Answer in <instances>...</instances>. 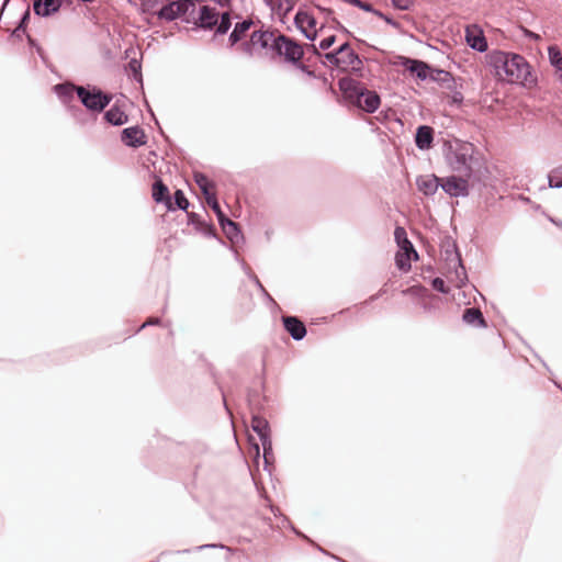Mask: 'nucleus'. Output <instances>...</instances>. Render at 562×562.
Returning <instances> with one entry per match:
<instances>
[{
  "label": "nucleus",
  "mask_w": 562,
  "mask_h": 562,
  "mask_svg": "<svg viewBox=\"0 0 562 562\" xmlns=\"http://www.w3.org/2000/svg\"><path fill=\"white\" fill-rule=\"evenodd\" d=\"M486 60L501 80H506L509 83H521L525 87H532L537 82L530 65L519 54L492 50L486 55Z\"/></svg>",
  "instance_id": "1"
},
{
  "label": "nucleus",
  "mask_w": 562,
  "mask_h": 562,
  "mask_svg": "<svg viewBox=\"0 0 562 562\" xmlns=\"http://www.w3.org/2000/svg\"><path fill=\"white\" fill-rule=\"evenodd\" d=\"M474 149L470 144H463L451 150L447 158L449 166L456 172L467 179L479 180L482 167L480 158L473 155Z\"/></svg>",
  "instance_id": "2"
},
{
  "label": "nucleus",
  "mask_w": 562,
  "mask_h": 562,
  "mask_svg": "<svg viewBox=\"0 0 562 562\" xmlns=\"http://www.w3.org/2000/svg\"><path fill=\"white\" fill-rule=\"evenodd\" d=\"M339 88L344 92L346 99L357 105L367 113L375 112L380 104V95L372 90H368L364 86L352 79H341Z\"/></svg>",
  "instance_id": "3"
},
{
  "label": "nucleus",
  "mask_w": 562,
  "mask_h": 562,
  "mask_svg": "<svg viewBox=\"0 0 562 562\" xmlns=\"http://www.w3.org/2000/svg\"><path fill=\"white\" fill-rule=\"evenodd\" d=\"M77 97L88 111L97 113L102 112L112 101L111 94L92 85L78 86Z\"/></svg>",
  "instance_id": "4"
},
{
  "label": "nucleus",
  "mask_w": 562,
  "mask_h": 562,
  "mask_svg": "<svg viewBox=\"0 0 562 562\" xmlns=\"http://www.w3.org/2000/svg\"><path fill=\"white\" fill-rule=\"evenodd\" d=\"M273 43V50L289 63L297 64L304 55L302 46L283 34L278 35Z\"/></svg>",
  "instance_id": "5"
},
{
  "label": "nucleus",
  "mask_w": 562,
  "mask_h": 562,
  "mask_svg": "<svg viewBox=\"0 0 562 562\" xmlns=\"http://www.w3.org/2000/svg\"><path fill=\"white\" fill-rule=\"evenodd\" d=\"M190 7H193V2L191 0L171 1L159 9L157 16L160 20L173 21L186 14Z\"/></svg>",
  "instance_id": "6"
},
{
  "label": "nucleus",
  "mask_w": 562,
  "mask_h": 562,
  "mask_svg": "<svg viewBox=\"0 0 562 562\" xmlns=\"http://www.w3.org/2000/svg\"><path fill=\"white\" fill-rule=\"evenodd\" d=\"M465 177H447L442 180L440 187L450 196L459 198L467 196L469 194V186Z\"/></svg>",
  "instance_id": "7"
},
{
  "label": "nucleus",
  "mask_w": 562,
  "mask_h": 562,
  "mask_svg": "<svg viewBox=\"0 0 562 562\" xmlns=\"http://www.w3.org/2000/svg\"><path fill=\"white\" fill-rule=\"evenodd\" d=\"M294 24L307 40L314 41L317 37V31L314 30L316 20L308 12L299 10L294 16Z\"/></svg>",
  "instance_id": "8"
},
{
  "label": "nucleus",
  "mask_w": 562,
  "mask_h": 562,
  "mask_svg": "<svg viewBox=\"0 0 562 562\" xmlns=\"http://www.w3.org/2000/svg\"><path fill=\"white\" fill-rule=\"evenodd\" d=\"M122 142L128 147H139L146 144L147 138L139 126L126 127L121 133Z\"/></svg>",
  "instance_id": "9"
},
{
  "label": "nucleus",
  "mask_w": 562,
  "mask_h": 562,
  "mask_svg": "<svg viewBox=\"0 0 562 562\" xmlns=\"http://www.w3.org/2000/svg\"><path fill=\"white\" fill-rule=\"evenodd\" d=\"M218 18L220 12L216 8L202 5L199 12L198 26L204 30H213L217 25Z\"/></svg>",
  "instance_id": "10"
},
{
  "label": "nucleus",
  "mask_w": 562,
  "mask_h": 562,
  "mask_svg": "<svg viewBox=\"0 0 562 562\" xmlns=\"http://www.w3.org/2000/svg\"><path fill=\"white\" fill-rule=\"evenodd\" d=\"M151 195L156 203H164L168 211H175L172 199L169 195V189L160 178L154 182Z\"/></svg>",
  "instance_id": "11"
},
{
  "label": "nucleus",
  "mask_w": 562,
  "mask_h": 562,
  "mask_svg": "<svg viewBox=\"0 0 562 562\" xmlns=\"http://www.w3.org/2000/svg\"><path fill=\"white\" fill-rule=\"evenodd\" d=\"M282 323L284 329L294 340H302L306 336V327L296 316H283Z\"/></svg>",
  "instance_id": "12"
},
{
  "label": "nucleus",
  "mask_w": 562,
  "mask_h": 562,
  "mask_svg": "<svg viewBox=\"0 0 562 562\" xmlns=\"http://www.w3.org/2000/svg\"><path fill=\"white\" fill-rule=\"evenodd\" d=\"M338 53L340 57L341 69L356 68L361 65V60L359 56L351 49L348 42L341 44L338 47Z\"/></svg>",
  "instance_id": "13"
},
{
  "label": "nucleus",
  "mask_w": 562,
  "mask_h": 562,
  "mask_svg": "<svg viewBox=\"0 0 562 562\" xmlns=\"http://www.w3.org/2000/svg\"><path fill=\"white\" fill-rule=\"evenodd\" d=\"M441 182L438 177L435 175H425L419 176L416 179V186L420 192H423L425 195H434L438 188L440 187Z\"/></svg>",
  "instance_id": "14"
},
{
  "label": "nucleus",
  "mask_w": 562,
  "mask_h": 562,
  "mask_svg": "<svg viewBox=\"0 0 562 562\" xmlns=\"http://www.w3.org/2000/svg\"><path fill=\"white\" fill-rule=\"evenodd\" d=\"M61 7V0H34L33 10L36 15L49 16Z\"/></svg>",
  "instance_id": "15"
},
{
  "label": "nucleus",
  "mask_w": 562,
  "mask_h": 562,
  "mask_svg": "<svg viewBox=\"0 0 562 562\" xmlns=\"http://www.w3.org/2000/svg\"><path fill=\"white\" fill-rule=\"evenodd\" d=\"M434 140V130L428 125L418 126L415 135L416 147L420 150L429 149Z\"/></svg>",
  "instance_id": "16"
},
{
  "label": "nucleus",
  "mask_w": 562,
  "mask_h": 562,
  "mask_svg": "<svg viewBox=\"0 0 562 562\" xmlns=\"http://www.w3.org/2000/svg\"><path fill=\"white\" fill-rule=\"evenodd\" d=\"M465 40L468 45L480 53L487 49V42L482 32L474 33L470 27H467Z\"/></svg>",
  "instance_id": "17"
},
{
  "label": "nucleus",
  "mask_w": 562,
  "mask_h": 562,
  "mask_svg": "<svg viewBox=\"0 0 562 562\" xmlns=\"http://www.w3.org/2000/svg\"><path fill=\"white\" fill-rule=\"evenodd\" d=\"M462 319L465 324L474 327H486V322L483 317V314L476 307L465 308L462 315Z\"/></svg>",
  "instance_id": "18"
},
{
  "label": "nucleus",
  "mask_w": 562,
  "mask_h": 562,
  "mask_svg": "<svg viewBox=\"0 0 562 562\" xmlns=\"http://www.w3.org/2000/svg\"><path fill=\"white\" fill-rule=\"evenodd\" d=\"M403 65L420 80L428 78V70H430V67L425 61L407 58Z\"/></svg>",
  "instance_id": "19"
},
{
  "label": "nucleus",
  "mask_w": 562,
  "mask_h": 562,
  "mask_svg": "<svg viewBox=\"0 0 562 562\" xmlns=\"http://www.w3.org/2000/svg\"><path fill=\"white\" fill-rule=\"evenodd\" d=\"M273 42H277V36L268 31H256L251 34V43L260 45L262 48L270 47L273 49Z\"/></svg>",
  "instance_id": "20"
},
{
  "label": "nucleus",
  "mask_w": 562,
  "mask_h": 562,
  "mask_svg": "<svg viewBox=\"0 0 562 562\" xmlns=\"http://www.w3.org/2000/svg\"><path fill=\"white\" fill-rule=\"evenodd\" d=\"M251 428L258 435L260 441L265 440V438H270V426L266 418L252 415Z\"/></svg>",
  "instance_id": "21"
},
{
  "label": "nucleus",
  "mask_w": 562,
  "mask_h": 562,
  "mask_svg": "<svg viewBox=\"0 0 562 562\" xmlns=\"http://www.w3.org/2000/svg\"><path fill=\"white\" fill-rule=\"evenodd\" d=\"M104 119L108 123L114 126H121L128 121L127 114L119 106L113 105L104 113Z\"/></svg>",
  "instance_id": "22"
},
{
  "label": "nucleus",
  "mask_w": 562,
  "mask_h": 562,
  "mask_svg": "<svg viewBox=\"0 0 562 562\" xmlns=\"http://www.w3.org/2000/svg\"><path fill=\"white\" fill-rule=\"evenodd\" d=\"M265 3L282 16H286L295 5L294 0H265Z\"/></svg>",
  "instance_id": "23"
},
{
  "label": "nucleus",
  "mask_w": 562,
  "mask_h": 562,
  "mask_svg": "<svg viewBox=\"0 0 562 562\" xmlns=\"http://www.w3.org/2000/svg\"><path fill=\"white\" fill-rule=\"evenodd\" d=\"M252 21L249 19L236 23L234 30L229 34L231 45H235L236 43H238L244 36V34L250 29Z\"/></svg>",
  "instance_id": "24"
},
{
  "label": "nucleus",
  "mask_w": 562,
  "mask_h": 562,
  "mask_svg": "<svg viewBox=\"0 0 562 562\" xmlns=\"http://www.w3.org/2000/svg\"><path fill=\"white\" fill-rule=\"evenodd\" d=\"M78 86L71 82L58 83L54 87V91L59 99L67 102L72 99L74 92L77 93Z\"/></svg>",
  "instance_id": "25"
},
{
  "label": "nucleus",
  "mask_w": 562,
  "mask_h": 562,
  "mask_svg": "<svg viewBox=\"0 0 562 562\" xmlns=\"http://www.w3.org/2000/svg\"><path fill=\"white\" fill-rule=\"evenodd\" d=\"M394 237L401 250H412L415 258H418L417 251L414 249L413 244L408 240L407 234L403 227L397 226L394 231Z\"/></svg>",
  "instance_id": "26"
},
{
  "label": "nucleus",
  "mask_w": 562,
  "mask_h": 562,
  "mask_svg": "<svg viewBox=\"0 0 562 562\" xmlns=\"http://www.w3.org/2000/svg\"><path fill=\"white\" fill-rule=\"evenodd\" d=\"M220 225L231 241H237L241 236L238 225L232 220L226 217L223 222H220Z\"/></svg>",
  "instance_id": "27"
},
{
  "label": "nucleus",
  "mask_w": 562,
  "mask_h": 562,
  "mask_svg": "<svg viewBox=\"0 0 562 562\" xmlns=\"http://www.w3.org/2000/svg\"><path fill=\"white\" fill-rule=\"evenodd\" d=\"M194 181L203 193L205 201L207 196L215 195L211 189L213 188V183L209 180V178L202 172H194Z\"/></svg>",
  "instance_id": "28"
},
{
  "label": "nucleus",
  "mask_w": 562,
  "mask_h": 562,
  "mask_svg": "<svg viewBox=\"0 0 562 562\" xmlns=\"http://www.w3.org/2000/svg\"><path fill=\"white\" fill-rule=\"evenodd\" d=\"M412 256H414V254L409 249H407L406 251L402 250L401 252H397L395 256L396 267L404 272L408 271L412 267L411 266Z\"/></svg>",
  "instance_id": "29"
},
{
  "label": "nucleus",
  "mask_w": 562,
  "mask_h": 562,
  "mask_svg": "<svg viewBox=\"0 0 562 562\" xmlns=\"http://www.w3.org/2000/svg\"><path fill=\"white\" fill-rule=\"evenodd\" d=\"M232 26V18L228 12H223L217 19V25L215 26V33L223 35L228 32Z\"/></svg>",
  "instance_id": "30"
},
{
  "label": "nucleus",
  "mask_w": 562,
  "mask_h": 562,
  "mask_svg": "<svg viewBox=\"0 0 562 562\" xmlns=\"http://www.w3.org/2000/svg\"><path fill=\"white\" fill-rule=\"evenodd\" d=\"M548 55L550 64L555 68V70H562V54L557 46H550L548 48Z\"/></svg>",
  "instance_id": "31"
},
{
  "label": "nucleus",
  "mask_w": 562,
  "mask_h": 562,
  "mask_svg": "<svg viewBox=\"0 0 562 562\" xmlns=\"http://www.w3.org/2000/svg\"><path fill=\"white\" fill-rule=\"evenodd\" d=\"M549 187L560 189L562 188V166L553 169L548 176Z\"/></svg>",
  "instance_id": "32"
},
{
  "label": "nucleus",
  "mask_w": 562,
  "mask_h": 562,
  "mask_svg": "<svg viewBox=\"0 0 562 562\" xmlns=\"http://www.w3.org/2000/svg\"><path fill=\"white\" fill-rule=\"evenodd\" d=\"M172 202H173V205H175V210L179 209V210H182V211L187 212V210L189 207V201L186 198V195L182 192V190H176V192L173 193V201Z\"/></svg>",
  "instance_id": "33"
},
{
  "label": "nucleus",
  "mask_w": 562,
  "mask_h": 562,
  "mask_svg": "<svg viewBox=\"0 0 562 562\" xmlns=\"http://www.w3.org/2000/svg\"><path fill=\"white\" fill-rule=\"evenodd\" d=\"M346 3L358 7L366 12H372L378 16H383V13L375 10L370 3L363 2L362 0H342Z\"/></svg>",
  "instance_id": "34"
},
{
  "label": "nucleus",
  "mask_w": 562,
  "mask_h": 562,
  "mask_svg": "<svg viewBox=\"0 0 562 562\" xmlns=\"http://www.w3.org/2000/svg\"><path fill=\"white\" fill-rule=\"evenodd\" d=\"M195 229L199 231L201 234L207 237H214L215 236V229L214 226L206 223L203 220H198Z\"/></svg>",
  "instance_id": "35"
},
{
  "label": "nucleus",
  "mask_w": 562,
  "mask_h": 562,
  "mask_svg": "<svg viewBox=\"0 0 562 562\" xmlns=\"http://www.w3.org/2000/svg\"><path fill=\"white\" fill-rule=\"evenodd\" d=\"M206 203L211 206V209H212V210L214 211V213L216 214L217 220H218V223H220V222H223V221L226 218V216H225V214L223 213V211H222V209H221V206H220V204H218V201H217V199H216V196H215V195H213V196H207Z\"/></svg>",
  "instance_id": "36"
},
{
  "label": "nucleus",
  "mask_w": 562,
  "mask_h": 562,
  "mask_svg": "<svg viewBox=\"0 0 562 562\" xmlns=\"http://www.w3.org/2000/svg\"><path fill=\"white\" fill-rule=\"evenodd\" d=\"M261 446H262V450H263L265 463L268 464L270 462V460L273 459L271 437L265 438V440H261Z\"/></svg>",
  "instance_id": "37"
},
{
  "label": "nucleus",
  "mask_w": 562,
  "mask_h": 562,
  "mask_svg": "<svg viewBox=\"0 0 562 562\" xmlns=\"http://www.w3.org/2000/svg\"><path fill=\"white\" fill-rule=\"evenodd\" d=\"M324 58H325V60L329 65L335 66V67L341 69V64H340V57H339L338 48L333 50V52L326 53L324 55Z\"/></svg>",
  "instance_id": "38"
},
{
  "label": "nucleus",
  "mask_w": 562,
  "mask_h": 562,
  "mask_svg": "<svg viewBox=\"0 0 562 562\" xmlns=\"http://www.w3.org/2000/svg\"><path fill=\"white\" fill-rule=\"evenodd\" d=\"M128 68L133 72L134 78L136 80L140 81L142 80V74H140L142 66H140V63L136 58H132L128 61Z\"/></svg>",
  "instance_id": "39"
},
{
  "label": "nucleus",
  "mask_w": 562,
  "mask_h": 562,
  "mask_svg": "<svg viewBox=\"0 0 562 562\" xmlns=\"http://www.w3.org/2000/svg\"><path fill=\"white\" fill-rule=\"evenodd\" d=\"M29 18H30V11L27 10V11H25V12H24V14L22 15L21 21H20V23L18 24V26L13 30L12 35H14V36H20V33L25 31V27H26V23H27V21H29Z\"/></svg>",
  "instance_id": "40"
},
{
  "label": "nucleus",
  "mask_w": 562,
  "mask_h": 562,
  "mask_svg": "<svg viewBox=\"0 0 562 562\" xmlns=\"http://www.w3.org/2000/svg\"><path fill=\"white\" fill-rule=\"evenodd\" d=\"M392 4L402 11L411 10L414 4V0H391Z\"/></svg>",
  "instance_id": "41"
},
{
  "label": "nucleus",
  "mask_w": 562,
  "mask_h": 562,
  "mask_svg": "<svg viewBox=\"0 0 562 562\" xmlns=\"http://www.w3.org/2000/svg\"><path fill=\"white\" fill-rule=\"evenodd\" d=\"M432 288L443 294H447L449 292V289L446 286L445 281L441 278H435L431 281Z\"/></svg>",
  "instance_id": "42"
},
{
  "label": "nucleus",
  "mask_w": 562,
  "mask_h": 562,
  "mask_svg": "<svg viewBox=\"0 0 562 562\" xmlns=\"http://www.w3.org/2000/svg\"><path fill=\"white\" fill-rule=\"evenodd\" d=\"M249 278L254 281V283L257 285V288L259 289V291L262 293V295L265 297H267L269 301L273 302V299L271 297V295L267 292V290L265 289V286L261 284L260 280L258 279V277L256 274H249Z\"/></svg>",
  "instance_id": "43"
},
{
  "label": "nucleus",
  "mask_w": 562,
  "mask_h": 562,
  "mask_svg": "<svg viewBox=\"0 0 562 562\" xmlns=\"http://www.w3.org/2000/svg\"><path fill=\"white\" fill-rule=\"evenodd\" d=\"M335 41H336V36L335 35L327 36V37L323 38L319 42V48L323 49V50H326V49H328L329 47L333 46Z\"/></svg>",
  "instance_id": "44"
},
{
  "label": "nucleus",
  "mask_w": 562,
  "mask_h": 562,
  "mask_svg": "<svg viewBox=\"0 0 562 562\" xmlns=\"http://www.w3.org/2000/svg\"><path fill=\"white\" fill-rule=\"evenodd\" d=\"M524 33H525V36L529 40H532V41H539L540 40V35L532 32V31H529L527 29L524 30Z\"/></svg>",
  "instance_id": "45"
},
{
  "label": "nucleus",
  "mask_w": 562,
  "mask_h": 562,
  "mask_svg": "<svg viewBox=\"0 0 562 562\" xmlns=\"http://www.w3.org/2000/svg\"><path fill=\"white\" fill-rule=\"evenodd\" d=\"M160 324V318H149L147 322H145L139 328L138 330L145 328L146 326H149V325H159Z\"/></svg>",
  "instance_id": "46"
},
{
  "label": "nucleus",
  "mask_w": 562,
  "mask_h": 562,
  "mask_svg": "<svg viewBox=\"0 0 562 562\" xmlns=\"http://www.w3.org/2000/svg\"><path fill=\"white\" fill-rule=\"evenodd\" d=\"M296 65H297V68L301 71L305 72L306 75H308V76H313L314 75L313 71H311L306 65L300 64V61Z\"/></svg>",
  "instance_id": "47"
},
{
  "label": "nucleus",
  "mask_w": 562,
  "mask_h": 562,
  "mask_svg": "<svg viewBox=\"0 0 562 562\" xmlns=\"http://www.w3.org/2000/svg\"><path fill=\"white\" fill-rule=\"evenodd\" d=\"M190 223L195 227L198 220H201L195 213H188Z\"/></svg>",
  "instance_id": "48"
},
{
  "label": "nucleus",
  "mask_w": 562,
  "mask_h": 562,
  "mask_svg": "<svg viewBox=\"0 0 562 562\" xmlns=\"http://www.w3.org/2000/svg\"><path fill=\"white\" fill-rule=\"evenodd\" d=\"M206 548H221V549H224L225 547L223 544H202V546H199L196 548V550L201 551V550H204Z\"/></svg>",
  "instance_id": "49"
},
{
  "label": "nucleus",
  "mask_w": 562,
  "mask_h": 562,
  "mask_svg": "<svg viewBox=\"0 0 562 562\" xmlns=\"http://www.w3.org/2000/svg\"><path fill=\"white\" fill-rule=\"evenodd\" d=\"M380 18H381V19H383L386 23H389V24H391V25H393V26H396V25H397V23H396V22H394L391 18H389V16H386V15H384V14H383V16H380Z\"/></svg>",
  "instance_id": "50"
},
{
  "label": "nucleus",
  "mask_w": 562,
  "mask_h": 562,
  "mask_svg": "<svg viewBox=\"0 0 562 562\" xmlns=\"http://www.w3.org/2000/svg\"><path fill=\"white\" fill-rule=\"evenodd\" d=\"M432 72L438 74V76H441V75L447 76V75H448V72H447V71H443V70H440V69H435V70H432Z\"/></svg>",
  "instance_id": "51"
},
{
  "label": "nucleus",
  "mask_w": 562,
  "mask_h": 562,
  "mask_svg": "<svg viewBox=\"0 0 562 562\" xmlns=\"http://www.w3.org/2000/svg\"><path fill=\"white\" fill-rule=\"evenodd\" d=\"M214 1L221 5H225L229 2V0H214Z\"/></svg>",
  "instance_id": "52"
},
{
  "label": "nucleus",
  "mask_w": 562,
  "mask_h": 562,
  "mask_svg": "<svg viewBox=\"0 0 562 562\" xmlns=\"http://www.w3.org/2000/svg\"><path fill=\"white\" fill-rule=\"evenodd\" d=\"M457 261H458V265L460 266V268L462 269V271H464V268H463V266L461 265V258H460L459 256L457 257ZM464 273H465V272H463V274H464Z\"/></svg>",
  "instance_id": "53"
},
{
  "label": "nucleus",
  "mask_w": 562,
  "mask_h": 562,
  "mask_svg": "<svg viewBox=\"0 0 562 562\" xmlns=\"http://www.w3.org/2000/svg\"><path fill=\"white\" fill-rule=\"evenodd\" d=\"M557 71H558V79L562 83V70H557Z\"/></svg>",
  "instance_id": "54"
},
{
  "label": "nucleus",
  "mask_w": 562,
  "mask_h": 562,
  "mask_svg": "<svg viewBox=\"0 0 562 562\" xmlns=\"http://www.w3.org/2000/svg\"><path fill=\"white\" fill-rule=\"evenodd\" d=\"M429 77H430L432 80H435V81L439 79L438 74H435V76H434V75H430Z\"/></svg>",
  "instance_id": "55"
},
{
  "label": "nucleus",
  "mask_w": 562,
  "mask_h": 562,
  "mask_svg": "<svg viewBox=\"0 0 562 562\" xmlns=\"http://www.w3.org/2000/svg\"><path fill=\"white\" fill-rule=\"evenodd\" d=\"M429 77H430L432 80H435V81L439 79L438 74H435V76H434V75H430Z\"/></svg>",
  "instance_id": "56"
},
{
  "label": "nucleus",
  "mask_w": 562,
  "mask_h": 562,
  "mask_svg": "<svg viewBox=\"0 0 562 562\" xmlns=\"http://www.w3.org/2000/svg\"><path fill=\"white\" fill-rule=\"evenodd\" d=\"M550 221H551L552 223H554L555 225L562 226V223H559V222L554 221L553 218H550Z\"/></svg>",
  "instance_id": "57"
},
{
  "label": "nucleus",
  "mask_w": 562,
  "mask_h": 562,
  "mask_svg": "<svg viewBox=\"0 0 562 562\" xmlns=\"http://www.w3.org/2000/svg\"><path fill=\"white\" fill-rule=\"evenodd\" d=\"M254 447H255L256 452L259 453V445L256 443Z\"/></svg>",
  "instance_id": "58"
},
{
  "label": "nucleus",
  "mask_w": 562,
  "mask_h": 562,
  "mask_svg": "<svg viewBox=\"0 0 562 562\" xmlns=\"http://www.w3.org/2000/svg\"><path fill=\"white\" fill-rule=\"evenodd\" d=\"M340 27L345 31V33H348V30H346L344 26L340 25Z\"/></svg>",
  "instance_id": "59"
}]
</instances>
